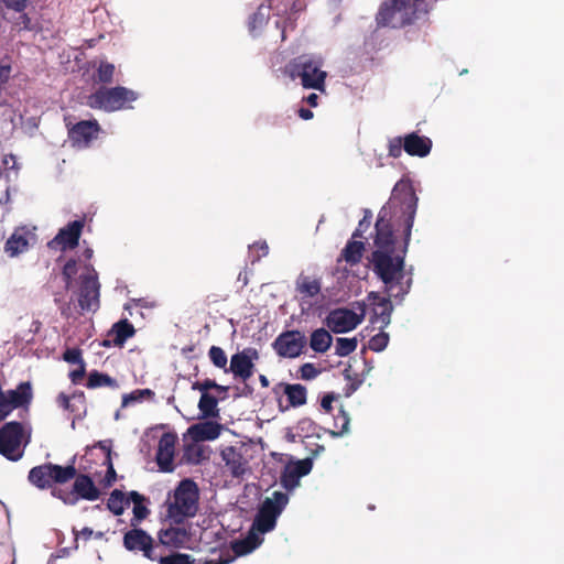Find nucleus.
<instances>
[{
	"mask_svg": "<svg viewBox=\"0 0 564 564\" xmlns=\"http://www.w3.org/2000/svg\"><path fill=\"white\" fill-rule=\"evenodd\" d=\"M419 198L410 178H401L392 189L388 203L380 209L375 225L376 250L399 251L395 230L402 231V243L405 242V230L411 221L413 228Z\"/></svg>",
	"mask_w": 564,
	"mask_h": 564,
	"instance_id": "f257e3e1",
	"label": "nucleus"
},
{
	"mask_svg": "<svg viewBox=\"0 0 564 564\" xmlns=\"http://www.w3.org/2000/svg\"><path fill=\"white\" fill-rule=\"evenodd\" d=\"M405 242L399 251L375 250L371 253L372 269L384 284V292L389 296L403 299L411 290L412 278H405V256L411 240V221L405 230Z\"/></svg>",
	"mask_w": 564,
	"mask_h": 564,
	"instance_id": "f03ea898",
	"label": "nucleus"
},
{
	"mask_svg": "<svg viewBox=\"0 0 564 564\" xmlns=\"http://www.w3.org/2000/svg\"><path fill=\"white\" fill-rule=\"evenodd\" d=\"M166 517L174 524L194 518L199 508V488L191 478L182 479L165 502Z\"/></svg>",
	"mask_w": 564,
	"mask_h": 564,
	"instance_id": "7ed1b4c3",
	"label": "nucleus"
},
{
	"mask_svg": "<svg viewBox=\"0 0 564 564\" xmlns=\"http://www.w3.org/2000/svg\"><path fill=\"white\" fill-rule=\"evenodd\" d=\"M323 59L310 54L292 58L283 68V74L292 80L300 79L306 89L325 90L327 73L322 69Z\"/></svg>",
	"mask_w": 564,
	"mask_h": 564,
	"instance_id": "20e7f679",
	"label": "nucleus"
},
{
	"mask_svg": "<svg viewBox=\"0 0 564 564\" xmlns=\"http://www.w3.org/2000/svg\"><path fill=\"white\" fill-rule=\"evenodd\" d=\"M138 99V93L123 86L100 87L88 97V106L107 112L130 108L129 104Z\"/></svg>",
	"mask_w": 564,
	"mask_h": 564,
	"instance_id": "39448f33",
	"label": "nucleus"
},
{
	"mask_svg": "<svg viewBox=\"0 0 564 564\" xmlns=\"http://www.w3.org/2000/svg\"><path fill=\"white\" fill-rule=\"evenodd\" d=\"M30 433L23 422L11 421L0 427V454L11 462H18L24 454Z\"/></svg>",
	"mask_w": 564,
	"mask_h": 564,
	"instance_id": "423d86ee",
	"label": "nucleus"
},
{
	"mask_svg": "<svg viewBox=\"0 0 564 564\" xmlns=\"http://www.w3.org/2000/svg\"><path fill=\"white\" fill-rule=\"evenodd\" d=\"M76 477L74 462L67 466L53 463H45L30 469L28 480L37 489L52 488L54 484H66Z\"/></svg>",
	"mask_w": 564,
	"mask_h": 564,
	"instance_id": "0eeeda50",
	"label": "nucleus"
},
{
	"mask_svg": "<svg viewBox=\"0 0 564 564\" xmlns=\"http://www.w3.org/2000/svg\"><path fill=\"white\" fill-rule=\"evenodd\" d=\"M288 502L289 496L282 491H274L272 497L265 498L253 520L251 530L261 534L272 531Z\"/></svg>",
	"mask_w": 564,
	"mask_h": 564,
	"instance_id": "6e6552de",
	"label": "nucleus"
},
{
	"mask_svg": "<svg viewBox=\"0 0 564 564\" xmlns=\"http://www.w3.org/2000/svg\"><path fill=\"white\" fill-rule=\"evenodd\" d=\"M356 311L338 307L332 310L326 317V325L335 334L348 333L355 329L365 318L366 304L356 302Z\"/></svg>",
	"mask_w": 564,
	"mask_h": 564,
	"instance_id": "1a4fd4ad",
	"label": "nucleus"
},
{
	"mask_svg": "<svg viewBox=\"0 0 564 564\" xmlns=\"http://www.w3.org/2000/svg\"><path fill=\"white\" fill-rule=\"evenodd\" d=\"M73 479H75V481L73 484L72 491L54 488L52 490V495L63 500L64 503L70 506L76 505L79 498L88 501H94L99 498L100 491L88 475L76 474V477H74Z\"/></svg>",
	"mask_w": 564,
	"mask_h": 564,
	"instance_id": "9d476101",
	"label": "nucleus"
},
{
	"mask_svg": "<svg viewBox=\"0 0 564 564\" xmlns=\"http://www.w3.org/2000/svg\"><path fill=\"white\" fill-rule=\"evenodd\" d=\"M306 346V337L300 330H285L272 343L274 351L283 358L299 357Z\"/></svg>",
	"mask_w": 564,
	"mask_h": 564,
	"instance_id": "9b49d317",
	"label": "nucleus"
},
{
	"mask_svg": "<svg viewBox=\"0 0 564 564\" xmlns=\"http://www.w3.org/2000/svg\"><path fill=\"white\" fill-rule=\"evenodd\" d=\"M78 304L83 311H96L99 307L100 284L94 268L80 275Z\"/></svg>",
	"mask_w": 564,
	"mask_h": 564,
	"instance_id": "f8f14e48",
	"label": "nucleus"
},
{
	"mask_svg": "<svg viewBox=\"0 0 564 564\" xmlns=\"http://www.w3.org/2000/svg\"><path fill=\"white\" fill-rule=\"evenodd\" d=\"M123 545L128 551L142 552L143 556L155 561L160 545H154L153 539L144 530L133 528L123 535Z\"/></svg>",
	"mask_w": 564,
	"mask_h": 564,
	"instance_id": "ddd939ff",
	"label": "nucleus"
},
{
	"mask_svg": "<svg viewBox=\"0 0 564 564\" xmlns=\"http://www.w3.org/2000/svg\"><path fill=\"white\" fill-rule=\"evenodd\" d=\"M258 359L259 352L256 348H245L231 356L229 368L225 372H232L236 378L247 381L253 376L254 360Z\"/></svg>",
	"mask_w": 564,
	"mask_h": 564,
	"instance_id": "4468645a",
	"label": "nucleus"
},
{
	"mask_svg": "<svg viewBox=\"0 0 564 564\" xmlns=\"http://www.w3.org/2000/svg\"><path fill=\"white\" fill-rule=\"evenodd\" d=\"M84 227L85 219L68 223L58 230L57 235L48 242V247H58L62 251L75 249L78 246Z\"/></svg>",
	"mask_w": 564,
	"mask_h": 564,
	"instance_id": "2eb2a0df",
	"label": "nucleus"
},
{
	"mask_svg": "<svg viewBox=\"0 0 564 564\" xmlns=\"http://www.w3.org/2000/svg\"><path fill=\"white\" fill-rule=\"evenodd\" d=\"M390 297H382L376 292L368 294L369 304L372 306L370 323L380 330H383L391 322L393 305Z\"/></svg>",
	"mask_w": 564,
	"mask_h": 564,
	"instance_id": "dca6fc26",
	"label": "nucleus"
},
{
	"mask_svg": "<svg viewBox=\"0 0 564 564\" xmlns=\"http://www.w3.org/2000/svg\"><path fill=\"white\" fill-rule=\"evenodd\" d=\"M100 126L97 120H82L68 129V138L78 148H87L97 139Z\"/></svg>",
	"mask_w": 564,
	"mask_h": 564,
	"instance_id": "f3484780",
	"label": "nucleus"
},
{
	"mask_svg": "<svg viewBox=\"0 0 564 564\" xmlns=\"http://www.w3.org/2000/svg\"><path fill=\"white\" fill-rule=\"evenodd\" d=\"M177 436L173 433H163L159 440L156 464L162 471L171 473L174 469L173 460Z\"/></svg>",
	"mask_w": 564,
	"mask_h": 564,
	"instance_id": "a211bd4d",
	"label": "nucleus"
},
{
	"mask_svg": "<svg viewBox=\"0 0 564 564\" xmlns=\"http://www.w3.org/2000/svg\"><path fill=\"white\" fill-rule=\"evenodd\" d=\"M313 463L310 458L288 464L281 474V484L288 490H293L300 484V478L312 470Z\"/></svg>",
	"mask_w": 564,
	"mask_h": 564,
	"instance_id": "6ab92c4d",
	"label": "nucleus"
},
{
	"mask_svg": "<svg viewBox=\"0 0 564 564\" xmlns=\"http://www.w3.org/2000/svg\"><path fill=\"white\" fill-rule=\"evenodd\" d=\"M403 149L411 156L424 158L432 150V140L417 132H411L404 137Z\"/></svg>",
	"mask_w": 564,
	"mask_h": 564,
	"instance_id": "aec40b11",
	"label": "nucleus"
},
{
	"mask_svg": "<svg viewBox=\"0 0 564 564\" xmlns=\"http://www.w3.org/2000/svg\"><path fill=\"white\" fill-rule=\"evenodd\" d=\"M134 334L135 329L133 325L128 319H121L115 323L108 333V337H112V339H105L102 341V346L110 347L113 345L122 347L129 338L134 336Z\"/></svg>",
	"mask_w": 564,
	"mask_h": 564,
	"instance_id": "412c9836",
	"label": "nucleus"
},
{
	"mask_svg": "<svg viewBox=\"0 0 564 564\" xmlns=\"http://www.w3.org/2000/svg\"><path fill=\"white\" fill-rule=\"evenodd\" d=\"M223 459L234 477L245 475L248 469V462L239 449L228 446L221 452Z\"/></svg>",
	"mask_w": 564,
	"mask_h": 564,
	"instance_id": "4be33fe9",
	"label": "nucleus"
},
{
	"mask_svg": "<svg viewBox=\"0 0 564 564\" xmlns=\"http://www.w3.org/2000/svg\"><path fill=\"white\" fill-rule=\"evenodd\" d=\"M159 544L161 546H167L172 549L183 547L187 542L189 535L184 528L170 527L161 530L158 534Z\"/></svg>",
	"mask_w": 564,
	"mask_h": 564,
	"instance_id": "5701e85b",
	"label": "nucleus"
},
{
	"mask_svg": "<svg viewBox=\"0 0 564 564\" xmlns=\"http://www.w3.org/2000/svg\"><path fill=\"white\" fill-rule=\"evenodd\" d=\"M220 431V424L213 421L200 422L188 429L189 435L196 442L216 440L219 436Z\"/></svg>",
	"mask_w": 564,
	"mask_h": 564,
	"instance_id": "b1692460",
	"label": "nucleus"
},
{
	"mask_svg": "<svg viewBox=\"0 0 564 564\" xmlns=\"http://www.w3.org/2000/svg\"><path fill=\"white\" fill-rule=\"evenodd\" d=\"M295 290L302 297H314L321 293L322 281L319 278L300 274L295 281Z\"/></svg>",
	"mask_w": 564,
	"mask_h": 564,
	"instance_id": "393cba45",
	"label": "nucleus"
},
{
	"mask_svg": "<svg viewBox=\"0 0 564 564\" xmlns=\"http://www.w3.org/2000/svg\"><path fill=\"white\" fill-rule=\"evenodd\" d=\"M365 249V242L360 240H349L341 250L337 262L345 261L350 267H354L361 261Z\"/></svg>",
	"mask_w": 564,
	"mask_h": 564,
	"instance_id": "a878e982",
	"label": "nucleus"
},
{
	"mask_svg": "<svg viewBox=\"0 0 564 564\" xmlns=\"http://www.w3.org/2000/svg\"><path fill=\"white\" fill-rule=\"evenodd\" d=\"M4 394L17 405V408H24L26 410L33 398L30 382H21L17 389L4 391Z\"/></svg>",
	"mask_w": 564,
	"mask_h": 564,
	"instance_id": "bb28decb",
	"label": "nucleus"
},
{
	"mask_svg": "<svg viewBox=\"0 0 564 564\" xmlns=\"http://www.w3.org/2000/svg\"><path fill=\"white\" fill-rule=\"evenodd\" d=\"M261 542L262 539L251 530L245 539L231 542V550L235 553L234 556H242L251 553L261 544Z\"/></svg>",
	"mask_w": 564,
	"mask_h": 564,
	"instance_id": "cd10ccee",
	"label": "nucleus"
},
{
	"mask_svg": "<svg viewBox=\"0 0 564 564\" xmlns=\"http://www.w3.org/2000/svg\"><path fill=\"white\" fill-rule=\"evenodd\" d=\"M333 341L332 335L325 328L315 329L310 338V347L315 352H325L329 349Z\"/></svg>",
	"mask_w": 564,
	"mask_h": 564,
	"instance_id": "c85d7f7f",
	"label": "nucleus"
},
{
	"mask_svg": "<svg viewBox=\"0 0 564 564\" xmlns=\"http://www.w3.org/2000/svg\"><path fill=\"white\" fill-rule=\"evenodd\" d=\"M271 6L276 9L278 15L288 14L289 20L292 15L303 11L305 3L301 0H270Z\"/></svg>",
	"mask_w": 564,
	"mask_h": 564,
	"instance_id": "c756f323",
	"label": "nucleus"
},
{
	"mask_svg": "<svg viewBox=\"0 0 564 564\" xmlns=\"http://www.w3.org/2000/svg\"><path fill=\"white\" fill-rule=\"evenodd\" d=\"M198 409L203 419H212L219 416L218 400L210 393L200 394Z\"/></svg>",
	"mask_w": 564,
	"mask_h": 564,
	"instance_id": "7c9ffc66",
	"label": "nucleus"
},
{
	"mask_svg": "<svg viewBox=\"0 0 564 564\" xmlns=\"http://www.w3.org/2000/svg\"><path fill=\"white\" fill-rule=\"evenodd\" d=\"M86 387L88 389H97L101 387H109L111 389H117L119 387L117 380L110 377L107 373L99 372L97 370H93L88 375Z\"/></svg>",
	"mask_w": 564,
	"mask_h": 564,
	"instance_id": "2f4dec72",
	"label": "nucleus"
},
{
	"mask_svg": "<svg viewBox=\"0 0 564 564\" xmlns=\"http://www.w3.org/2000/svg\"><path fill=\"white\" fill-rule=\"evenodd\" d=\"M284 393L292 406H301L306 403V388L302 384H285Z\"/></svg>",
	"mask_w": 564,
	"mask_h": 564,
	"instance_id": "473e14b6",
	"label": "nucleus"
},
{
	"mask_svg": "<svg viewBox=\"0 0 564 564\" xmlns=\"http://www.w3.org/2000/svg\"><path fill=\"white\" fill-rule=\"evenodd\" d=\"M29 241L23 235L12 234L7 240L4 250L10 257H15L28 250Z\"/></svg>",
	"mask_w": 564,
	"mask_h": 564,
	"instance_id": "72a5a7b5",
	"label": "nucleus"
},
{
	"mask_svg": "<svg viewBox=\"0 0 564 564\" xmlns=\"http://www.w3.org/2000/svg\"><path fill=\"white\" fill-rule=\"evenodd\" d=\"M129 506V499H126L124 494L119 490L115 489L107 501L108 509L116 516H120L123 513L124 508Z\"/></svg>",
	"mask_w": 564,
	"mask_h": 564,
	"instance_id": "f704fd0d",
	"label": "nucleus"
},
{
	"mask_svg": "<svg viewBox=\"0 0 564 564\" xmlns=\"http://www.w3.org/2000/svg\"><path fill=\"white\" fill-rule=\"evenodd\" d=\"M270 9L276 11V9L271 6V1L269 0V7L260 6L258 10L250 17L249 29L251 32H254L256 30L261 29L264 24H267ZM275 13L278 14V12Z\"/></svg>",
	"mask_w": 564,
	"mask_h": 564,
	"instance_id": "c9c22d12",
	"label": "nucleus"
},
{
	"mask_svg": "<svg viewBox=\"0 0 564 564\" xmlns=\"http://www.w3.org/2000/svg\"><path fill=\"white\" fill-rule=\"evenodd\" d=\"M350 419L348 414L340 409L339 413L334 417V430H327V433L333 437L344 435L349 430Z\"/></svg>",
	"mask_w": 564,
	"mask_h": 564,
	"instance_id": "e433bc0d",
	"label": "nucleus"
},
{
	"mask_svg": "<svg viewBox=\"0 0 564 564\" xmlns=\"http://www.w3.org/2000/svg\"><path fill=\"white\" fill-rule=\"evenodd\" d=\"M155 557L159 564H195V560H193L191 555L183 553L163 555L161 551H158Z\"/></svg>",
	"mask_w": 564,
	"mask_h": 564,
	"instance_id": "4c0bfd02",
	"label": "nucleus"
},
{
	"mask_svg": "<svg viewBox=\"0 0 564 564\" xmlns=\"http://www.w3.org/2000/svg\"><path fill=\"white\" fill-rule=\"evenodd\" d=\"M154 395L155 393L151 389H137L122 397V406H128L131 403L141 402L145 399L151 400Z\"/></svg>",
	"mask_w": 564,
	"mask_h": 564,
	"instance_id": "58836bf2",
	"label": "nucleus"
},
{
	"mask_svg": "<svg viewBox=\"0 0 564 564\" xmlns=\"http://www.w3.org/2000/svg\"><path fill=\"white\" fill-rule=\"evenodd\" d=\"M192 390L199 391L202 394L209 393V390H216L218 393H226L228 387L218 384L213 379H205L204 381H195L192 383Z\"/></svg>",
	"mask_w": 564,
	"mask_h": 564,
	"instance_id": "ea45409f",
	"label": "nucleus"
},
{
	"mask_svg": "<svg viewBox=\"0 0 564 564\" xmlns=\"http://www.w3.org/2000/svg\"><path fill=\"white\" fill-rule=\"evenodd\" d=\"M357 345L356 338L338 337L336 339L335 352L337 356L346 357L356 350Z\"/></svg>",
	"mask_w": 564,
	"mask_h": 564,
	"instance_id": "a19ab883",
	"label": "nucleus"
},
{
	"mask_svg": "<svg viewBox=\"0 0 564 564\" xmlns=\"http://www.w3.org/2000/svg\"><path fill=\"white\" fill-rule=\"evenodd\" d=\"M208 357L215 367L223 369L224 371H225V369H228L227 368V362H228L227 355L221 347L212 346L208 350Z\"/></svg>",
	"mask_w": 564,
	"mask_h": 564,
	"instance_id": "79ce46f5",
	"label": "nucleus"
},
{
	"mask_svg": "<svg viewBox=\"0 0 564 564\" xmlns=\"http://www.w3.org/2000/svg\"><path fill=\"white\" fill-rule=\"evenodd\" d=\"M115 65L108 62H101L97 68V82L101 84H111L113 80Z\"/></svg>",
	"mask_w": 564,
	"mask_h": 564,
	"instance_id": "37998d69",
	"label": "nucleus"
},
{
	"mask_svg": "<svg viewBox=\"0 0 564 564\" xmlns=\"http://www.w3.org/2000/svg\"><path fill=\"white\" fill-rule=\"evenodd\" d=\"M389 344V335L381 330L379 334L372 336L368 343V347L372 351H382Z\"/></svg>",
	"mask_w": 564,
	"mask_h": 564,
	"instance_id": "c03bdc74",
	"label": "nucleus"
},
{
	"mask_svg": "<svg viewBox=\"0 0 564 564\" xmlns=\"http://www.w3.org/2000/svg\"><path fill=\"white\" fill-rule=\"evenodd\" d=\"M403 140H404V138H402V137H394L389 140V142H388V155L389 156H391L393 159H398L401 156L402 150H404L403 149Z\"/></svg>",
	"mask_w": 564,
	"mask_h": 564,
	"instance_id": "a18cd8bd",
	"label": "nucleus"
},
{
	"mask_svg": "<svg viewBox=\"0 0 564 564\" xmlns=\"http://www.w3.org/2000/svg\"><path fill=\"white\" fill-rule=\"evenodd\" d=\"M77 273V262L75 259H69L63 267V278L65 281L66 288H69L72 284L73 278Z\"/></svg>",
	"mask_w": 564,
	"mask_h": 564,
	"instance_id": "49530a36",
	"label": "nucleus"
},
{
	"mask_svg": "<svg viewBox=\"0 0 564 564\" xmlns=\"http://www.w3.org/2000/svg\"><path fill=\"white\" fill-rule=\"evenodd\" d=\"M405 7L406 0H391L389 4L386 3V7L381 8L380 14L391 18L397 11H401Z\"/></svg>",
	"mask_w": 564,
	"mask_h": 564,
	"instance_id": "de8ad7c7",
	"label": "nucleus"
},
{
	"mask_svg": "<svg viewBox=\"0 0 564 564\" xmlns=\"http://www.w3.org/2000/svg\"><path fill=\"white\" fill-rule=\"evenodd\" d=\"M235 560L229 550H221L217 557L199 560V564H229Z\"/></svg>",
	"mask_w": 564,
	"mask_h": 564,
	"instance_id": "09e8293b",
	"label": "nucleus"
},
{
	"mask_svg": "<svg viewBox=\"0 0 564 564\" xmlns=\"http://www.w3.org/2000/svg\"><path fill=\"white\" fill-rule=\"evenodd\" d=\"M12 67L10 64V58L4 57L0 62V91L3 89L4 85L9 82L11 77Z\"/></svg>",
	"mask_w": 564,
	"mask_h": 564,
	"instance_id": "8fccbe9b",
	"label": "nucleus"
},
{
	"mask_svg": "<svg viewBox=\"0 0 564 564\" xmlns=\"http://www.w3.org/2000/svg\"><path fill=\"white\" fill-rule=\"evenodd\" d=\"M250 251L256 254L252 258V263L259 261L262 257L269 253V246L265 241H257L249 246Z\"/></svg>",
	"mask_w": 564,
	"mask_h": 564,
	"instance_id": "3c124183",
	"label": "nucleus"
},
{
	"mask_svg": "<svg viewBox=\"0 0 564 564\" xmlns=\"http://www.w3.org/2000/svg\"><path fill=\"white\" fill-rule=\"evenodd\" d=\"M63 359L69 364L83 365L85 364L79 348H68L63 354Z\"/></svg>",
	"mask_w": 564,
	"mask_h": 564,
	"instance_id": "603ef678",
	"label": "nucleus"
},
{
	"mask_svg": "<svg viewBox=\"0 0 564 564\" xmlns=\"http://www.w3.org/2000/svg\"><path fill=\"white\" fill-rule=\"evenodd\" d=\"M149 514V509L140 502L133 506V518L131 519V525L137 527L143 519Z\"/></svg>",
	"mask_w": 564,
	"mask_h": 564,
	"instance_id": "864d4df0",
	"label": "nucleus"
},
{
	"mask_svg": "<svg viewBox=\"0 0 564 564\" xmlns=\"http://www.w3.org/2000/svg\"><path fill=\"white\" fill-rule=\"evenodd\" d=\"M318 373H319V371L311 362H306V364L302 365L300 368L301 378L304 380L314 379Z\"/></svg>",
	"mask_w": 564,
	"mask_h": 564,
	"instance_id": "5fc2aeb1",
	"label": "nucleus"
},
{
	"mask_svg": "<svg viewBox=\"0 0 564 564\" xmlns=\"http://www.w3.org/2000/svg\"><path fill=\"white\" fill-rule=\"evenodd\" d=\"M29 0H2L4 7L7 9L13 10L15 12L22 13L28 7Z\"/></svg>",
	"mask_w": 564,
	"mask_h": 564,
	"instance_id": "6e6d98bb",
	"label": "nucleus"
},
{
	"mask_svg": "<svg viewBox=\"0 0 564 564\" xmlns=\"http://www.w3.org/2000/svg\"><path fill=\"white\" fill-rule=\"evenodd\" d=\"M85 373H86V368H85V364H83V365H79V367L77 369H74L69 372V379L74 384H77L83 380V378L85 377Z\"/></svg>",
	"mask_w": 564,
	"mask_h": 564,
	"instance_id": "4d7b16f0",
	"label": "nucleus"
},
{
	"mask_svg": "<svg viewBox=\"0 0 564 564\" xmlns=\"http://www.w3.org/2000/svg\"><path fill=\"white\" fill-rule=\"evenodd\" d=\"M42 328V323L39 321V319H34L31 325H30V328H29V335L28 337H25V341L28 344H32L34 341V336L41 330Z\"/></svg>",
	"mask_w": 564,
	"mask_h": 564,
	"instance_id": "13d9d810",
	"label": "nucleus"
},
{
	"mask_svg": "<svg viewBox=\"0 0 564 564\" xmlns=\"http://www.w3.org/2000/svg\"><path fill=\"white\" fill-rule=\"evenodd\" d=\"M371 218H372L371 212L369 209H366L362 219H360V221L358 224V228L361 229L362 231L368 230L371 226Z\"/></svg>",
	"mask_w": 564,
	"mask_h": 564,
	"instance_id": "bf43d9fd",
	"label": "nucleus"
},
{
	"mask_svg": "<svg viewBox=\"0 0 564 564\" xmlns=\"http://www.w3.org/2000/svg\"><path fill=\"white\" fill-rule=\"evenodd\" d=\"M108 462H109V466H108V469H107V473L105 476V484H106V486H111L116 481L117 473H116L110 459Z\"/></svg>",
	"mask_w": 564,
	"mask_h": 564,
	"instance_id": "052dcab7",
	"label": "nucleus"
},
{
	"mask_svg": "<svg viewBox=\"0 0 564 564\" xmlns=\"http://www.w3.org/2000/svg\"><path fill=\"white\" fill-rule=\"evenodd\" d=\"M57 404L64 410H70V398L64 392H61L56 398Z\"/></svg>",
	"mask_w": 564,
	"mask_h": 564,
	"instance_id": "680f3d73",
	"label": "nucleus"
},
{
	"mask_svg": "<svg viewBox=\"0 0 564 564\" xmlns=\"http://www.w3.org/2000/svg\"><path fill=\"white\" fill-rule=\"evenodd\" d=\"M335 400V395L334 394H325L323 398H322V401H321V406L326 411V412H330L332 411V404Z\"/></svg>",
	"mask_w": 564,
	"mask_h": 564,
	"instance_id": "e2e57ef3",
	"label": "nucleus"
},
{
	"mask_svg": "<svg viewBox=\"0 0 564 564\" xmlns=\"http://www.w3.org/2000/svg\"><path fill=\"white\" fill-rule=\"evenodd\" d=\"M297 113H299V117L302 118L303 120H310L314 116L312 110L304 108V107L300 108Z\"/></svg>",
	"mask_w": 564,
	"mask_h": 564,
	"instance_id": "0e129e2a",
	"label": "nucleus"
},
{
	"mask_svg": "<svg viewBox=\"0 0 564 564\" xmlns=\"http://www.w3.org/2000/svg\"><path fill=\"white\" fill-rule=\"evenodd\" d=\"M93 530L90 528H83L79 532L76 533V539L82 536L85 541H88L93 535Z\"/></svg>",
	"mask_w": 564,
	"mask_h": 564,
	"instance_id": "69168bd1",
	"label": "nucleus"
},
{
	"mask_svg": "<svg viewBox=\"0 0 564 564\" xmlns=\"http://www.w3.org/2000/svg\"><path fill=\"white\" fill-rule=\"evenodd\" d=\"M127 499H129V501L131 500L133 505H138L144 501V497L137 491H131Z\"/></svg>",
	"mask_w": 564,
	"mask_h": 564,
	"instance_id": "338daca9",
	"label": "nucleus"
},
{
	"mask_svg": "<svg viewBox=\"0 0 564 564\" xmlns=\"http://www.w3.org/2000/svg\"><path fill=\"white\" fill-rule=\"evenodd\" d=\"M20 23L23 25V29L31 30V19L26 13H21L19 17Z\"/></svg>",
	"mask_w": 564,
	"mask_h": 564,
	"instance_id": "774afa93",
	"label": "nucleus"
}]
</instances>
